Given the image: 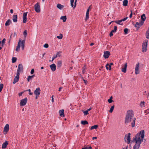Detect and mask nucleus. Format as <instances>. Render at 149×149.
Masks as SVG:
<instances>
[{
    "instance_id": "f257e3e1",
    "label": "nucleus",
    "mask_w": 149,
    "mask_h": 149,
    "mask_svg": "<svg viewBox=\"0 0 149 149\" xmlns=\"http://www.w3.org/2000/svg\"><path fill=\"white\" fill-rule=\"evenodd\" d=\"M144 137V131H140L139 133L137 134L134 137V141L136 143L133 147V149H139L141 143L143 141Z\"/></svg>"
},
{
    "instance_id": "f03ea898",
    "label": "nucleus",
    "mask_w": 149,
    "mask_h": 149,
    "mask_svg": "<svg viewBox=\"0 0 149 149\" xmlns=\"http://www.w3.org/2000/svg\"><path fill=\"white\" fill-rule=\"evenodd\" d=\"M136 118L134 117L133 112L132 110L127 111L125 118V122L126 123L132 122L131 125L132 127L135 126V123Z\"/></svg>"
},
{
    "instance_id": "7ed1b4c3",
    "label": "nucleus",
    "mask_w": 149,
    "mask_h": 149,
    "mask_svg": "<svg viewBox=\"0 0 149 149\" xmlns=\"http://www.w3.org/2000/svg\"><path fill=\"white\" fill-rule=\"evenodd\" d=\"M25 40H22V39H20L19 40L17 46L15 49V50L18 52L20 50V47H21L22 50H23L24 48Z\"/></svg>"
},
{
    "instance_id": "20e7f679",
    "label": "nucleus",
    "mask_w": 149,
    "mask_h": 149,
    "mask_svg": "<svg viewBox=\"0 0 149 149\" xmlns=\"http://www.w3.org/2000/svg\"><path fill=\"white\" fill-rule=\"evenodd\" d=\"M148 45V41H146L143 44L142 51L143 52H145L146 51L147 46Z\"/></svg>"
},
{
    "instance_id": "39448f33",
    "label": "nucleus",
    "mask_w": 149,
    "mask_h": 149,
    "mask_svg": "<svg viewBox=\"0 0 149 149\" xmlns=\"http://www.w3.org/2000/svg\"><path fill=\"white\" fill-rule=\"evenodd\" d=\"M34 9L35 11L37 13H39L40 12V8L39 3H37L34 6Z\"/></svg>"
},
{
    "instance_id": "423d86ee",
    "label": "nucleus",
    "mask_w": 149,
    "mask_h": 149,
    "mask_svg": "<svg viewBox=\"0 0 149 149\" xmlns=\"http://www.w3.org/2000/svg\"><path fill=\"white\" fill-rule=\"evenodd\" d=\"M130 135V134L129 133L128 134H126L125 137V141L127 142H127L128 144H129L130 143L131 139Z\"/></svg>"
},
{
    "instance_id": "0eeeda50",
    "label": "nucleus",
    "mask_w": 149,
    "mask_h": 149,
    "mask_svg": "<svg viewBox=\"0 0 149 149\" xmlns=\"http://www.w3.org/2000/svg\"><path fill=\"white\" fill-rule=\"evenodd\" d=\"M139 65L140 64L139 63H137L136 65L135 70V73L136 74H138L140 73V70H139Z\"/></svg>"
},
{
    "instance_id": "6e6552de",
    "label": "nucleus",
    "mask_w": 149,
    "mask_h": 149,
    "mask_svg": "<svg viewBox=\"0 0 149 149\" xmlns=\"http://www.w3.org/2000/svg\"><path fill=\"white\" fill-rule=\"evenodd\" d=\"M27 100V99L26 97L24 99H22L20 103V106H23L25 105L26 103Z\"/></svg>"
},
{
    "instance_id": "1a4fd4ad",
    "label": "nucleus",
    "mask_w": 149,
    "mask_h": 149,
    "mask_svg": "<svg viewBox=\"0 0 149 149\" xmlns=\"http://www.w3.org/2000/svg\"><path fill=\"white\" fill-rule=\"evenodd\" d=\"M19 73H17V75L14 78V81L13 82V84H15L17 82L19 79Z\"/></svg>"
},
{
    "instance_id": "9d476101",
    "label": "nucleus",
    "mask_w": 149,
    "mask_h": 149,
    "mask_svg": "<svg viewBox=\"0 0 149 149\" xmlns=\"http://www.w3.org/2000/svg\"><path fill=\"white\" fill-rule=\"evenodd\" d=\"M103 56L105 58H108L109 56L110 55V52L108 51H106L104 52Z\"/></svg>"
},
{
    "instance_id": "9b49d317",
    "label": "nucleus",
    "mask_w": 149,
    "mask_h": 149,
    "mask_svg": "<svg viewBox=\"0 0 149 149\" xmlns=\"http://www.w3.org/2000/svg\"><path fill=\"white\" fill-rule=\"evenodd\" d=\"M18 69L17 70V73L19 72L22 70L23 69V67L22 64H19L18 66Z\"/></svg>"
},
{
    "instance_id": "f8f14e48",
    "label": "nucleus",
    "mask_w": 149,
    "mask_h": 149,
    "mask_svg": "<svg viewBox=\"0 0 149 149\" xmlns=\"http://www.w3.org/2000/svg\"><path fill=\"white\" fill-rule=\"evenodd\" d=\"M143 23L144 22L142 21H141L139 22H136V24L134 26L135 27H136L137 28H139L143 24Z\"/></svg>"
},
{
    "instance_id": "ddd939ff",
    "label": "nucleus",
    "mask_w": 149,
    "mask_h": 149,
    "mask_svg": "<svg viewBox=\"0 0 149 149\" xmlns=\"http://www.w3.org/2000/svg\"><path fill=\"white\" fill-rule=\"evenodd\" d=\"M28 12H26L24 13L23 15V22L24 23H25L27 19V14Z\"/></svg>"
},
{
    "instance_id": "4468645a",
    "label": "nucleus",
    "mask_w": 149,
    "mask_h": 149,
    "mask_svg": "<svg viewBox=\"0 0 149 149\" xmlns=\"http://www.w3.org/2000/svg\"><path fill=\"white\" fill-rule=\"evenodd\" d=\"M40 89L39 88H36L34 92V93L36 96H38L40 94Z\"/></svg>"
},
{
    "instance_id": "2eb2a0df",
    "label": "nucleus",
    "mask_w": 149,
    "mask_h": 149,
    "mask_svg": "<svg viewBox=\"0 0 149 149\" xmlns=\"http://www.w3.org/2000/svg\"><path fill=\"white\" fill-rule=\"evenodd\" d=\"M50 67L51 70L53 71H54L56 69V66L54 63L50 65Z\"/></svg>"
},
{
    "instance_id": "dca6fc26",
    "label": "nucleus",
    "mask_w": 149,
    "mask_h": 149,
    "mask_svg": "<svg viewBox=\"0 0 149 149\" xmlns=\"http://www.w3.org/2000/svg\"><path fill=\"white\" fill-rule=\"evenodd\" d=\"M17 15H13V20L14 22H17Z\"/></svg>"
},
{
    "instance_id": "f3484780",
    "label": "nucleus",
    "mask_w": 149,
    "mask_h": 149,
    "mask_svg": "<svg viewBox=\"0 0 149 149\" xmlns=\"http://www.w3.org/2000/svg\"><path fill=\"white\" fill-rule=\"evenodd\" d=\"M89 8H88L87 10L86 16V18L85 20H87L89 18Z\"/></svg>"
},
{
    "instance_id": "a211bd4d",
    "label": "nucleus",
    "mask_w": 149,
    "mask_h": 149,
    "mask_svg": "<svg viewBox=\"0 0 149 149\" xmlns=\"http://www.w3.org/2000/svg\"><path fill=\"white\" fill-rule=\"evenodd\" d=\"M64 110L63 109H62L59 111V113L60 114V116L61 117H64Z\"/></svg>"
},
{
    "instance_id": "6ab92c4d",
    "label": "nucleus",
    "mask_w": 149,
    "mask_h": 149,
    "mask_svg": "<svg viewBox=\"0 0 149 149\" xmlns=\"http://www.w3.org/2000/svg\"><path fill=\"white\" fill-rule=\"evenodd\" d=\"M127 63H126L124 67L122 69V71L123 72L125 73L126 71V69L127 68Z\"/></svg>"
},
{
    "instance_id": "aec40b11",
    "label": "nucleus",
    "mask_w": 149,
    "mask_h": 149,
    "mask_svg": "<svg viewBox=\"0 0 149 149\" xmlns=\"http://www.w3.org/2000/svg\"><path fill=\"white\" fill-rule=\"evenodd\" d=\"M56 7L59 9L61 10L63 8L64 6L60 3H58L56 6Z\"/></svg>"
},
{
    "instance_id": "412c9836",
    "label": "nucleus",
    "mask_w": 149,
    "mask_h": 149,
    "mask_svg": "<svg viewBox=\"0 0 149 149\" xmlns=\"http://www.w3.org/2000/svg\"><path fill=\"white\" fill-rule=\"evenodd\" d=\"M62 62L61 61H57V66L58 68H60L62 66Z\"/></svg>"
},
{
    "instance_id": "4be33fe9",
    "label": "nucleus",
    "mask_w": 149,
    "mask_h": 149,
    "mask_svg": "<svg viewBox=\"0 0 149 149\" xmlns=\"http://www.w3.org/2000/svg\"><path fill=\"white\" fill-rule=\"evenodd\" d=\"M8 144V143L7 141H6L3 144L2 146V148L3 149L5 148H6V146Z\"/></svg>"
},
{
    "instance_id": "5701e85b",
    "label": "nucleus",
    "mask_w": 149,
    "mask_h": 149,
    "mask_svg": "<svg viewBox=\"0 0 149 149\" xmlns=\"http://www.w3.org/2000/svg\"><path fill=\"white\" fill-rule=\"evenodd\" d=\"M11 22H12L11 20L9 19L6 21L5 24V25L6 26H8L11 23Z\"/></svg>"
},
{
    "instance_id": "b1692460",
    "label": "nucleus",
    "mask_w": 149,
    "mask_h": 149,
    "mask_svg": "<svg viewBox=\"0 0 149 149\" xmlns=\"http://www.w3.org/2000/svg\"><path fill=\"white\" fill-rule=\"evenodd\" d=\"M60 19L62 20L63 22H65L66 20L67 17L66 16H61L60 18Z\"/></svg>"
},
{
    "instance_id": "393cba45",
    "label": "nucleus",
    "mask_w": 149,
    "mask_h": 149,
    "mask_svg": "<svg viewBox=\"0 0 149 149\" xmlns=\"http://www.w3.org/2000/svg\"><path fill=\"white\" fill-rule=\"evenodd\" d=\"M9 125L8 124H6L3 130H9Z\"/></svg>"
},
{
    "instance_id": "a878e982",
    "label": "nucleus",
    "mask_w": 149,
    "mask_h": 149,
    "mask_svg": "<svg viewBox=\"0 0 149 149\" xmlns=\"http://www.w3.org/2000/svg\"><path fill=\"white\" fill-rule=\"evenodd\" d=\"M98 127V126L97 125H94V126H92L91 127L90 130H94V129L97 130V129Z\"/></svg>"
},
{
    "instance_id": "bb28decb",
    "label": "nucleus",
    "mask_w": 149,
    "mask_h": 149,
    "mask_svg": "<svg viewBox=\"0 0 149 149\" xmlns=\"http://www.w3.org/2000/svg\"><path fill=\"white\" fill-rule=\"evenodd\" d=\"M128 1L127 0H124L123 1V5L126 6H127Z\"/></svg>"
},
{
    "instance_id": "cd10ccee",
    "label": "nucleus",
    "mask_w": 149,
    "mask_h": 149,
    "mask_svg": "<svg viewBox=\"0 0 149 149\" xmlns=\"http://www.w3.org/2000/svg\"><path fill=\"white\" fill-rule=\"evenodd\" d=\"M141 18L143 22L146 20V17L145 16V14H143L142 15Z\"/></svg>"
},
{
    "instance_id": "c85d7f7f",
    "label": "nucleus",
    "mask_w": 149,
    "mask_h": 149,
    "mask_svg": "<svg viewBox=\"0 0 149 149\" xmlns=\"http://www.w3.org/2000/svg\"><path fill=\"white\" fill-rule=\"evenodd\" d=\"M106 68L107 70L109 69L110 70L111 69V65H109V63H107L106 64Z\"/></svg>"
},
{
    "instance_id": "c756f323",
    "label": "nucleus",
    "mask_w": 149,
    "mask_h": 149,
    "mask_svg": "<svg viewBox=\"0 0 149 149\" xmlns=\"http://www.w3.org/2000/svg\"><path fill=\"white\" fill-rule=\"evenodd\" d=\"M81 123L84 125L88 124V122L86 120H82L81 121Z\"/></svg>"
},
{
    "instance_id": "7c9ffc66",
    "label": "nucleus",
    "mask_w": 149,
    "mask_h": 149,
    "mask_svg": "<svg viewBox=\"0 0 149 149\" xmlns=\"http://www.w3.org/2000/svg\"><path fill=\"white\" fill-rule=\"evenodd\" d=\"M34 77V75L32 76H29L27 78V81H29L30 80L32 79Z\"/></svg>"
},
{
    "instance_id": "2f4dec72",
    "label": "nucleus",
    "mask_w": 149,
    "mask_h": 149,
    "mask_svg": "<svg viewBox=\"0 0 149 149\" xmlns=\"http://www.w3.org/2000/svg\"><path fill=\"white\" fill-rule=\"evenodd\" d=\"M122 22V21H121V19L120 20H118V21H115V22L116 23L118 24L121 25H123V24L120 23H121Z\"/></svg>"
},
{
    "instance_id": "473e14b6",
    "label": "nucleus",
    "mask_w": 149,
    "mask_h": 149,
    "mask_svg": "<svg viewBox=\"0 0 149 149\" xmlns=\"http://www.w3.org/2000/svg\"><path fill=\"white\" fill-rule=\"evenodd\" d=\"M146 37L147 38H149V28L148 29L147 31L146 32Z\"/></svg>"
},
{
    "instance_id": "72a5a7b5",
    "label": "nucleus",
    "mask_w": 149,
    "mask_h": 149,
    "mask_svg": "<svg viewBox=\"0 0 149 149\" xmlns=\"http://www.w3.org/2000/svg\"><path fill=\"white\" fill-rule=\"evenodd\" d=\"M61 52H58L55 55L56 57H60L61 56Z\"/></svg>"
},
{
    "instance_id": "f704fd0d",
    "label": "nucleus",
    "mask_w": 149,
    "mask_h": 149,
    "mask_svg": "<svg viewBox=\"0 0 149 149\" xmlns=\"http://www.w3.org/2000/svg\"><path fill=\"white\" fill-rule=\"evenodd\" d=\"M117 29V27L116 26H115L114 27L113 29L111 31H112V32H113V33H115L116 32Z\"/></svg>"
},
{
    "instance_id": "c9c22d12",
    "label": "nucleus",
    "mask_w": 149,
    "mask_h": 149,
    "mask_svg": "<svg viewBox=\"0 0 149 149\" xmlns=\"http://www.w3.org/2000/svg\"><path fill=\"white\" fill-rule=\"evenodd\" d=\"M114 105H113L112 106L111 108H110V110H109V112L111 113L113 111V110L114 109Z\"/></svg>"
},
{
    "instance_id": "e433bc0d",
    "label": "nucleus",
    "mask_w": 149,
    "mask_h": 149,
    "mask_svg": "<svg viewBox=\"0 0 149 149\" xmlns=\"http://www.w3.org/2000/svg\"><path fill=\"white\" fill-rule=\"evenodd\" d=\"M57 38L59 39H61L63 38V35L60 34L59 36H57Z\"/></svg>"
},
{
    "instance_id": "4c0bfd02",
    "label": "nucleus",
    "mask_w": 149,
    "mask_h": 149,
    "mask_svg": "<svg viewBox=\"0 0 149 149\" xmlns=\"http://www.w3.org/2000/svg\"><path fill=\"white\" fill-rule=\"evenodd\" d=\"M16 60H17V58H16L13 57L12 58V62L13 63H14L16 61Z\"/></svg>"
},
{
    "instance_id": "58836bf2",
    "label": "nucleus",
    "mask_w": 149,
    "mask_h": 149,
    "mask_svg": "<svg viewBox=\"0 0 149 149\" xmlns=\"http://www.w3.org/2000/svg\"><path fill=\"white\" fill-rule=\"evenodd\" d=\"M6 40L5 38L3 39L2 40V41L1 42V46H3V44L5 42Z\"/></svg>"
},
{
    "instance_id": "ea45409f",
    "label": "nucleus",
    "mask_w": 149,
    "mask_h": 149,
    "mask_svg": "<svg viewBox=\"0 0 149 149\" xmlns=\"http://www.w3.org/2000/svg\"><path fill=\"white\" fill-rule=\"evenodd\" d=\"M23 34L24 35V37L25 38L26 37V35L27 34V32L26 30H25L24 31Z\"/></svg>"
},
{
    "instance_id": "a19ab883",
    "label": "nucleus",
    "mask_w": 149,
    "mask_h": 149,
    "mask_svg": "<svg viewBox=\"0 0 149 149\" xmlns=\"http://www.w3.org/2000/svg\"><path fill=\"white\" fill-rule=\"evenodd\" d=\"M74 1V0H70L71 6L72 7H73L74 6L73 3Z\"/></svg>"
},
{
    "instance_id": "79ce46f5",
    "label": "nucleus",
    "mask_w": 149,
    "mask_h": 149,
    "mask_svg": "<svg viewBox=\"0 0 149 149\" xmlns=\"http://www.w3.org/2000/svg\"><path fill=\"white\" fill-rule=\"evenodd\" d=\"M128 30V29L127 28H125L124 29V31L125 34H126L127 33Z\"/></svg>"
},
{
    "instance_id": "37998d69",
    "label": "nucleus",
    "mask_w": 149,
    "mask_h": 149,
    "mask_svg": "<svg viewBox=\"0 0 149 149\" xmlns=\"http://www.w3.org/2000/svg\"><path fill=\"white\" fill-rule=\"evenodd\" d=\"M3 84H0V91H2L3 88Z\"/></svg>"
},
{
    "instance_id": "c03bdc74",
    "label": "nucleus",
    "mask_w": 149,
    "mask_h": 149,
    "mask_svg": "<svg viewBox=\"0 0 149 149\" xmlns=\"http://www.w3.org/2000/svg\"><path fill=\"white\" fill-rule=\"evenodd\" d=\"M83 113L84 114V115L85 116L87 115L88 114V111L87 110H86L84 111H83Z\"/></svg>"
},
{
    "instance_id": "a18cd8bd",
    "label": "nucleus",
    "mask_w": 149,
    "mask_h": 149,
    "mask_svg": "<svg viewBox=\"0 0 149 149\" xmlns=\"http://www.w3.org/2000/svg\"><path fill=\"white\" fill-rule=\"evenodd\" d=\"M145 113H146V114L149 113V109H148L145 111Z\"/></svg>"
},
{
    "instance_id": "49530a36",
    "label": "nucleus",
    "mask_w": 149,
    "mask_h": 149,
    "mask_svg": "<svg viewBox=\"0 0 149 149\" xmlns=\"http://www.w3.org/2000/svg\"><path fill=\"white\" fill-rule=\"evenodd\" d=\"M144 105V102H141L140 103V106L141 107H143V106Z\"/></svg>"
},
{
    "instance_id": "de8ad7c7",
    "label": "nucleus",
    "mask_w": 149,
    "mask_h": 149,
    "mask_svg": "<svg viewBox=\"0 0 149 149\" xmlns=\"http://www.w3.org/2000/svg\"><path fill=\"white\" fill-rule=\"evenodd\" d=\"M45 48H48L49 47V45L48 44H45L43 46Z\"/></svg>"
},
{
    "instance_id": "09e8293b",
    "label": "nucleus",
    "mask_w": 149,
    "mask_h": 149,
    "mask_svg": "<svg viewBox=\"0 0 149 149\" xmlns=\"http://www.w3.org/2000/svg\"><path fill=\"white\" fill-rule=\"evenodd\" d=\"M34 69H31V72H30L31 74H33L34 73Z\"/></svg>"
},
{
    "instance_id": "8fccbe9b",
    "label": "nucleus",
    "mask_w": 149,
    "mask_h": 149,
    "mask_svg": "<svg viewBox=\"0 0 149 149\" xmlns=\"http://www.w3.org/2000/svg\"><path fill=\"white\" fill-rule=\"evenodd\" d=\"M56 58H57V57H56L55 55H54L52 58V61H53Z\"/></svg>"
},
{
    "instance_id": "3c124183",
    "label": "nucleus",
    "mask_w": 149,
    "mask_h": 149,
    "mask_svg": "<svg viewBox=\"0 0 149 149\" xmlns=\"http://www.w3.org/2000/svg\"><path fill=\"white\" fill-rule=\"evenodd\" d=\"M108 102L109 103H111L112 102H113V100H111V99H109L108 100Z\"/></svg>"
},
{
    "instance_id": "603ef678",
    "label": "nucleus",
    "mask_w": 149,
    "mask_h": 149,
    "mask_svg": "<svg viewBox=\"0 0 149 149\" xmlns=\"http://www.w3.org/2000/svg\"><path fill=\"white\" fill-rule=\"evenodd\" d=\"M85 69H86V68L85 67H84L83 69V70H82V72L84 74L85 72Z\"/></svg>"
},
{
    "instance_id": "864d4df0",
    "label": "nucleus",
    "mask_w": 149,
    "mask_h": 149,
    "mask_svg": "<svg viewBox=\"0 0 149 149\" xmlns=\"http://www.w3.org/2000/svg\"><path fill=\"white\" fill-rule=\"evenodd\" d=\"M127 18H128V17H127L125 18H124L122 19L121 21H122V22L124 21H125L127 19Z\"/></svg>"
},
{
    "instance_id": "5fc2aeb1",
    "label": "nucleus",
    "mask_w": 149,
    "mask_h": 149,
    "mask_svg": "<svg viewBox=\"0 0 149 149\" xmlns=\"http://www.w3.org/2000/svg\"><path fill=\"white\" fill-rule=\"evenodd\" d=\"M28 91L29 92V95H32L33 94V93H31V90H30V89H29L28 90Z\"/></svg>"
},
{
    "instance_id": "6e6d98bb",
    "label": "nucleus",
    "mask_w": 149,
    "mask_h": 149,
    "mask_svg": "<svg viewBox=\"0 0 149 149\" xmlns=\"http://www.w3.org/2000/svg\"><path fill=\"white\" fill-rule=\"evenodd\" d=\"M113 32H112V31H111V32L110 33V34H109V35H110V37H111L112 36H113Z\"/></svg>"
},
{
    "instance_id": "4d7b16f0",
    "label": "nucleus",
    "mask_w": 149,
    "mask_h": 149,
    "mask_svg": "<svg viewBox=\"0 0 149 149\" xmlns=\"http://www.w3.org/2000/svg\"><path fill=\"white\" fill-rule=\"evenodd\" d=\"M24 92H21V93H19V96H21L22 95L23 93Z\"/></svg>"
},
{
    "instance_id": "13d9d810",
    "label": "nucleus",
    "mask_w": 149,
    "mask_h": 149,
    "mask_svg": "<svg viewBox=\"0 0 149 149\" xmlns=\"http://www.w3.org/2000/svg\"><path fill=\"white\" fill-rule=\"evenodd\" d=\"M132 11H131V13L130 15V18H131L132 17Z\"/></svg>"
},
{
    "instance_id": "bf43d9fd",
    "label": "nucleus",
    "mask_w": 149,
    "mask_h": 149,
    "mask_svg": "<svg viewBox=\"0 0 149 149\" xmlns=\"http://www.w3.org/2000/svg\"><path fill=\"white\" fill-rule=\"evenodd\" d=\"M83 80L84 81V82L85 84H87V82H88L87 81H86V80H85L84 79H83Z\"/></svg>"
},
{
    "instance_id": "052dcab7",
    "label": "nucleus",
    "mask_w": 149,
    "mask_h": 149,
    "mask_svg": "<svg viewBox=\"0 0 149 149\" xmlns=\"http://www.w3.org/2000/svg\"><path fill=\"white\" fill-rule=\"evenodd\" d=\"M54 95H52V102H54Z\"/></svg>"
},
{
    "instance_id": "680f3d73",
    "label": "nucleus",
    "mask_w": 149,
    "mask_h": 149,
    "mask_svg": "<svg viewBox=\"0 0 149 149\" xmlns=\"http://www.w3.org/2000/svg\"><path fill=\"white\" fill-rule=\"evenodd\" d=\"M8 131H3L4 133L5 134H7Z\"/></svg>"
},
{
    "instance_id": "e2e57ef3",
    "label": "nucleus",
    "mask_w": 149,
    "mask_h": 149,
    "mask_svg": "<svg viewBox=\"0 0 149 149\" xmlns=\"http://www.w3.org/2000/svg\"><path fill=\"white\" fill-rule=\"evenodd\" d=\"M92 108H89V109H87L86 110L87 111H90L91 109Z\"/></svg>"
},
{
    "instance_id": "0e129e2a",
    "label": "nucleus",
    "mask_w": 149,
    "mask_h": 149,
    "mask_svg": "<svg viewBox=\"0 0 149 149\" xmlns=\"http://www.w3.org/2000/svg\"><path fill=\"white\" fill-rule=\"evenodd\" d=\"M97 138L96 137H93L92 138V139L93 140H94V139H96Z\"/></svg>"
},
{
    "instance_id": "69168bd1",
    "label": "nucleus",
    "mask_w": 149,
    "mask_h": 149,
    "mask_svg": "<svg viewBox=\"0 0 149 149\" xmlns=\"http://www.w3.org/2000/svg\"><path fill=\"white\" fill-rule=\"evenodd\" d=\"M10 12L11 13H13V10L12 9H11L10 10Z\"/></svg>"
},
{
    "instance_id": "338daca9",
    "label": "nucleus",
    "mask_w": 149,
    "mask_h": 149,
    "mask_svg": "<svg viewBox=\"0 0 149 149\" xmlns=\"http://www.w3.org/2000/svg\"><path fill=\"white\" fill-rule=\"evenodd\" d=\"M62 88V87H60L59 88L58 91H61V89Z\"/></svg>"
},
{
    "instance_id": "774afa93",
    "label": "nucleus",
    "mask_w": 149,
    "mask_h": 149,
    "mask_svg": "<svg viewBox=\"0 0 149 149\" xmlns=\"http://www.w3.org/2000/svg\"><path fill=\"white\" fill-rule=\"evenodd\" d=\"M94 45V43H91L90 44V45L91 46L93 45Z\"/></svg>"
}]
</instances>
